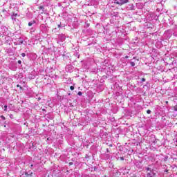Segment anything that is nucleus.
Instances as JSON below:
<instances>
[{"label":"nucleus","mask_w":177,"mask_h":177,"mask_svg":"<svg viewBox=\"0 0 177 177\" xmlns=\"http://www.w3.org/2000/svg\"><path fill=\"white\" fill-rule=\"evenodd\" d=\"M109 146H110V147H113V145H111V144L109 145Z\"/></svg>","instance_id":"obj_28"},{"label":"nucleus","mask_w":177,"mask_h":177,"mask_svg":"<svg viewBox=\"0 0 177 177\" xmlns=\"http://www.w3.org/2000/svg\"><path fill=\"white\" fill-rule=\"evenodd\" d=\"M76 56H77L78 59H80V55H78V53H77L76 54H75Z\"/></svg>","instance_id":"obj_22"},{"label":"nucleus","mask_w":177,"mask_h":177,"mask_svg":"<svg viewBox=\"0 0 177 177\" xmlns=\"http://www.w3.org/2000/svg\"><path fill=\"white\" fill-rule=\"evenodd\" d=\"M116 2L117 5H125V3H128L129 0H113Z\"/></svg>","instance_id":"obj_1"},{"label":"nucleus","mask_w":177,"mask_h":177,"mask_svg":"<svg viewBox=\"0 0 177 177\" xmlns=\"http://www.w3.org/2000/svg\"><path fill=\"white\" fill-rule=\"evenodd\" d=\"M8 31V28H6V26H1L0 28V32H1L2 34H5V32H6Z\"/></svg>","instance_id":"obj_2"},{"label":"nucleus","mask_w":177,"mask_h":177,"mask_svg":"<svg viewBox=\"0 0 177 177\" xmlns=\"http://www.w3.org/2000/svg\"><path fill=\"white\" fill-rule=\"evenodd\" d=\"M57 27H58V28H60V27H62V24H58Z\"/></svg>","instance_id":"obj_19"},{"label":"nucleus","mask_w":177,"mask_h":177,"mask_svg":"<svg viewBox=\"0 0 177 177\" xmlns=\"http://www.w3.org/2000/svg\"><path fill=\"white\" fill-rule=\"evenodd\" d=\"M147 171H150V167H147Z\"/></svg>","instance_id":"obj_24"},{"label":"nucleus","mask_w":177,"mask_h":177,"mask_svg":"<svg viewBox=\"0 0 177 177\" xmlns=\"http://www.w3.org/2000/svg\"><path fill=\"white\" fill-rule=\"evenodd\" d=\"M130 64H131V67H135V62H131Z\"/></svg>","instance_id":"obj_10"},{"label":"nucleus","mask_w":177,"mask_h":177,"mask_svg":"<svg viewBox=\"0 0 177 177\" xmlns=\"http://www.w3.org/2000/svg\"><path fill=\"white\" fill-rule=\"evenodd\" d=\"M4 128H6V124L4 125Z\"/></svg>","instance_id":"obj_30"},{"label":"nucleus","mask_w":177,"mask_h":177,"mask_svg":"<svg viewBox=\"0 0 177 177\" xmlns=\"http://www.w3.org/2000/svg\"><path fill=\"white\" fill-rule=\"evenodd\" d=\"M4 111H8V105L4 106Z\"/></svg>","instance_id":"obj_11"},{"label":"nucleus","mask_w":177,"mask_h":177,"mask_svg":"<svg viewBox=\"0 0 177 177\" xmlns=\"http://www.w3.org/2000/svg\"><path fill=\"white\" fill-rule=\"evenodd\" d=\"M106 151L107 153H110V150H109V149H106Z\"/></svg>","instance_id":"obj_25"},{"label":"nucleus","mask_w":177,"mask_h":177,"mask_svg":"<svg viewBox=\"0 0 177 177\" xmlns=\"http://www.w3.org/2000/svg\"><path fill=\"white\" fill-rule=\"evenodd\" d=\"M32 167H34V165H30V168H32Z\"/></svg>","instance_id":"obj_29"},{"label":"nucleus","mask_w":177,"mask_h":177,"mask_svg":"<svg viewBox=\"0 0 177 177\" xmlns=\"http://www.w3.org/2000/svg\"><path fill=\"white\" fill-rule=\"evenodd\" d=\"M53 31H54V32H56V31H59V30H57V28H55L53 30Z\"/></svg>","instance_id":"obj_16"},{"label":"nucleus","mask_w":177,"mask_h":177,"mask_svg":"<svg viewBox=\"0 0 177 177\" xmlns=\"http://www.w3.org/2000/svg\"><path fill=\"white\" fill-rule=\"evenodd\" d=\"M17 88H20V89H23V87H21L19 84L17 85Z\"/></svg>","instance_id":"obj_18"},{"label":"nucleus","mask_w":177,"mask_h":177,"mask_svg":"<svg viewBox=\"0 0 177 177\" xmlns=\"http://www.w3.org/2000/svg\"><path fill=\"white\" fill-rule=\"evenodd\" d=\"M21 55L22 57H26V53H23Z\"/></svg>","instance_id":"obj_17"},{"label":"nucleus","mask_w":177,"mask_h":177,"mask_svg":"<svg viewBox=\"0 0 177 177\" xmlns=\"http://www.w3.org/2000/svg\"><path fill=\"white\" fill-rule=\"evenodd\" d=\"M0 118L3 119V121H5V120H6V118H5V116H3V115H1Z\"/></svg>","instance_id":"obj_12"},{"label":"nucleus","mask_w":177,"mask_h":177,"mask_svg":"<svg viewBox=\"0 0 177 177\" xmlns=\"http://www.w3.org/2000/svg\"><path fill=\"white\" fill-rule=\"evenodd\" d=\"M39 10H42L41 13H46V10H45V8L42 6H40L39 7Z\"/></svg>","instance_id":"obj_5"},{"label":"nucleus","mask_w":177,"mask_h":177,"mask_svg":"<svg viewBox=\"0 0 177 177\" xmlns=\"http://www.w3.org/2000/svg\"><path fill=\"white\" fill-rule=\"evenodd\" d=\"M18 64H21V60L18 61Z\"/></svg>","instance_id":"obj_23"},{"label":"nucleus","mask_w":177,"mask_h":177,"mask_svg":"<svg viewBox=\"0 0 177 177\" xmlns=\"http://www.w3.org/2000/svg\"><path fill=\"white\" fill-rule=\"evenodd\" d=\"M73 162H69V165H73Z\"/></svg>","instance_id":"obj_26"},{"label":"nucleus","mask_w":177,"mask_h":177,"mask_svg":"<svg viewBox=\"0 0 177 177\" xmlns=\"http://www.w3.org/2000/svg\"><path fill=\"white\" fill-rule=\"evenodd\" d=\"M146 82V79L142 78V82Z\"/></svg>","instance_id":"obj_20"},{"label":"nucleus","mask_w":177,"mask_h":177,"mask_svg":"<svg viewBox=\"0 0 177 177\" xmlns=\"http://www.w3.org/2000/svg\"><path fill=\"white\" fill-rule=\"evenodd\" d=\"M34 24H35V21H30L29 23H28V26L29 27H31V26H34Z\"/></svg>","instance_id":"obj_7"},{"label":"nucleus","mask_w":177,"mask_h":177,"mask_svg":"<svg viewBox=\"0 0 177 177\" xmlns=\"http://www.w3.org/2000/svg\"><path fill=\"white\" fill-rule=\"evenodd\" d=\"M16 17H17V14H13L11 17L12 20H16Z\"/></svg>","instance_id":"obj_8"},{"label":"nucleus","mask_w":177,"mask_h":177,"mask_svg":"<svg viewBox=\"0 0 177 177\" xmlns=\"http://www.w3.org/2000/svg\"><path fill=\"white\" fill-rule=\"evenodd\" d=\"M154 175H156V174H154L153 172L147 174V176H149V177H153V176H154Z\"/></svg>","instance_id":"obj_9"},{"label":"nucleus","mask_w":177,"mask_h":177,"mask_svg":"<svg viewBox=\"0 0 177 177\" xmlns=\"http://www.w3.org/2000/svg\"><path fill=\"white\" fill-rule=\"evenodd\" d=\"M70 90L71 91H74V86H70Z\"/></svg>","instance_id":"obj_15"},{"label":"nucleus","mask_w":177,"mask_h":177,"mask_svg":"<svg viewBox=\"0 0 177 177\" xmlns=\"http://www.w3.org/2000/svg\"><path fill=\"white\" fill-rule=\"evenodd\" d=\"M6 52L7 53H8V55H13V51L12 50V48L7 49Z\"/></svg>","instance_id":"obj_6"},{"label":"nucleus","mask_w":177,"mask_h":177,"mask_svg":"<svg viewBox=\"0 0 177 177\" xmlns=\"http://www.w3.org/2000/svg\"><path fill=\"white\" fill-rule=\"evenodd\" d=\"M77 95H78L79 96H82V92L79 91V92L77 93Z\"/></svg>","instance_id":"obj_13"},{"label":"nucleus","mask_w":177,"mask_h":177,"mask_svg":"<svg viewBox=\"0 0 177 177\" xmlns=\"http://www.w3.org/2000/svg\"><path fill=\"white\" fill-rule=\"evenodd\" d=\"M147 114H151V111L150 109H148L147 111Z\"/></svg>","instance_id":"obj_14"},{"label":"nucleus","mask_w":177,"mask_h":177,"mask_svg":"<svg viewBox=\"0 0 177 177\" xmlns=\"http://www.w3.org/2000/svg\"><path fill=\"white\" fill-rule=\"evenodd\" d=\"M120 160L121 161H124V157H120Z\"/></svg>","instance_id":"obj_21"},{"label":"nucleus","mask_w":177,"mask_h":177,"mask_svg":"<svg viewBox=\"0 0 177 177\" xmlns=\"http://www.w3.org/2000/svg\"><path fill=\"white\" fill-rule=\"evenodd\" d=\"M73 68H73V66H71V65H68V66H66V71H68V73H73Z\"/></svg>","instance_id":"obj_4"},{"label":"nucleus","mask_w":177,"mask_h":177,"mask_svg":"<svg viewBox=\"0 0 177 177\" xmlns=\"http://www.w3.org/2000/svg\"><path fill=\"white\" fill-rule=\"evenodd\" d=\"M58 38L63 42L64 41H66V35L60 34L58 35Z\"/></svg>","instance_id":"obj_3"},{"label":"nucleus","mask_w":177,"mask_h":177,"mask_svg":"<svg viewBox=\"0 0 177 177\" xmlns=\"http://www.w3.org/2000/svg\"><path fill=\"white\" fill-rule=\"evenodd\" d=\"M128 57H129L128 55L125 56V59H128Z\"/></svg>","instance_id":"obj_27"}]
</instances>
